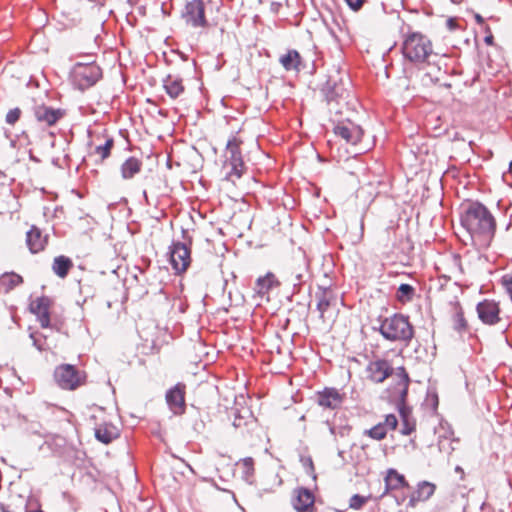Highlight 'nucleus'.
Returning a JSON list of instances; mask_svg holds the SVG:
<instances>
[{
  "label": "nucleus",
  "instance_id": "nucleus-1",
  "mask_svg": "<svg viewBox=\"0 0 512 512\" xmlns=\"http://www.w3.org/2000/svg\"><path fill=\"white\" fill-rule=\"evenodd\" d=\"M461 224L473 238L487 243L494 235L496 223L485 206L479 203L471 204L461 217Z\"/></svg>",
  "mask_w": 512,
  "mask_h": 512
},
{
  "label": "nucleus",
  "instance_id": "nucleus-2",
  "mask_svg": "<svg viewBox=\"0 0 512 512\" xmlns=\"http://www.w3.org/2000/svg\"><path fill=\"white\" fill-rule=\"evenodd\" d=\"M402 52L406 59L415 64H431L433 53L431 41L420 33H412L403 42Z\"/></svg>",
  "mask_w": 512,
  "mask_h": 512
},
{
  "label": "nucleus",
  "instance_id": "nucleus-3",
  "mask_svg": "<svg viewBox=\"0 0 512 512\" xmlns=\"http://www.w3.org/2000/svg\"><path fill=\"white\" fill-rule=\"evenodd\" d=\"M102 78V69L91 59L87 62H76L70 71L73 86L84 91L94 86Z\"/></svg>",
  "mask_w": 512,
  "mask_h": 512
},
{
  "label": "nucleus",
  "instance_id": "nucleus-4",
  "mask_svg": "<svg viewBox=\"0 0 512 512\" xmlns=\"http://www.w3.org/2000/svg\"><path fill=\"white\" fill-rule=\"evenodd\" d=\"M379 331L390 341H409L413 337V327L408 317L401 314H394L382 320Z\"/></svg>",
  "mask_w": 512,
  "mask_h": 512
},
{
  "label": "nucleus",
  "instance_id": "nucleus-5",
  "mask_svg": "<svg viewBox=\"0 0 512 512\" xmlns=\"http://www.w3.org/2000/svg\"><path fill=\"white\" fill-rule=\"evenodd\" d=\"M54 380L63 390L74 391L86 383L87 375L72 364H60L54 370Z\"/></svg>",
  "mask_w": 512,
  "mask_h": 512
},
{
  "label": "nucleus",
  "instance_id": "nucleus-6",
  "mask_svg": "<svg viewBox=\"0 0 512 512\" xmlns=\"http://www.w3.org/2000/svg\"><path fill=\"white\" fill-rule=\"evenodd\" d=\"M242 143L243 140L237 136L229 139L226 143V162L229 161V165L231 166L229 177L235 176L236 178H240L246 169L240 147Z\"/></svg>",
  "mask_w": 512,
  "mask_h": 512
},
{
  "label": "nucleus",
  "instance_id": "nucleus-7",
  "mask_svg": "<svg viewBox=\"0 0 512 512\" xmlns=\"http://www.w3.org/2000/svg\"><path fill=\"white\" fill-rule=\"evenodd\" d=\"M181 18L186 25L193 28L205 27L208 23L205 17V5L202 0L188 1L182 12Z\"/></svg>",
  "mask_w": 512,
  "mask_h": 512
},
{
  "label": "nucleus",
  "instance_id": "nucleus-8",
  "mask_svg": "<svg viewBox=\"0 0 512 512\" xmlns=\"http://www.w3.org/2000/svg\"><path fill=\"white\" fill-rule=\"evenodd\" d=\"M51 304H52V301L49 297H46V296L38 297L34 301L31 302L30 310L36 316V318L39 321L40 326L42 328H52L57 331H60L61 323L57 322V321L51 322V319H50Z\"/></svg>",
  "mask_w": 512,
  "mask_h": 512
},
{
  "label": "nucleus",
  "instance_id": "nucleus-9",
  "mask_svg": "<svg viewBox=\"0 0 512 512\" xmlns=\"http://www.w3.org/2000/svg\"><path fill=\"white\" fill-rule=\"evenodd\" d=\"M170 264L176 273L187 270L191 263L190 248L186 243L174 242L170 247Z\"/></svg>",
  "mask_w": 512,
  "mask_h": 512
},
{
  "label": "nucleus",
  "instance_id": "nucleus-10",
  "mask_svg": "<svg viewBox=\"0 0 512 512\" xmlns=\"http://www.w3.org/2000/svg\"><path fill=\"white\" fill-rule=\"evenodd\" d=\"M334 133L343 138L347 143L356 145L363 136V129L353 122H342L334 127Z\"/></svg>",
  "mask_w": 512,
  "mask_h": 512
},
{
  "label": "nucleus",
  "instance_id": "nucleus-11",
  "mask_svg": "<svg viewBox=\"0 0 512 512\" xmlns=\"http://www.w3.org/2000/svg\"><path fill=\"white\" fill-rule=\"evenodd\" d=\"M476 311L479 319L487 325H494L500 321L499 306L492 300H484L478 303Z\"/></svg>",
  "mask_w": 512,
  "mask_h": 512
},
{
  "label": "nucleus",
  "instance_id": "nucleus-12",
  "mask_svg": "<svg viewBox=\"0 0 512 512\" xmlns=\"http://www.w3.org/2000/svg\"><path fill=\"white\" fill-rule=\"evenodd\" d=\"M63 116L64 111L62 109H54L45 105H37L34 108V117L36 120L47 126L54 125Z\"/></svg>",
  "mask_w": 512,
  "mask_h": 512
},
{
  "label": "nucleus",
  "instance_id": "nucleus-13",
  "mask_svg": "<svg viewBox=\"0 0 512 512\" xmlns=\"http://www.w3.org/2000/svg\"><path fill=\"white\" fill-rule=\"evenodd\" d=\"M392 372V368L386 360H376L367 366L368 378L376 383L383 382Z\"/></svg>",
  "mask_w": 512,
  "mask_h": 512
},
{
  "label": "nucleus",
  "instance_id": "nucleus-14",
  "mask_svg": "<svg viewBox=\"0 0 512 512\" xmlns=\"http://www.w3.org/2000/svg\"><path fill=\"white\" fill-rule=\"evenodd\" d=\"M185 392L180 385H176L166 393V401L171 411L176 414H182L185 411Z\"/></svg>",
  "mask_w": 512,
  "mask_h": 512
},
{
  "label": "nucleus",
  "instance_id": "nucleus-15",
  "mask_svg": "<svg viewBox=\"0 0 512 512\" xmlns=\"http://www.w3.org/2000/svg\"><path fill=\"white\" fill-rule=\"evenodd\" d=\"M317 310L322 319L330 311L332 307L337 305V296L331 289H321L316 293Z\"/></svg>",
  "mask_w": 512,
  "mask_h": 512
},
{
  "label": "nucleus",
  "instance_id": "nucleus-16",
  "mask_svg": "<svg viewBox=\"0 0 512 512\" xmlns=\"http://www.w3.org/2000/svg\"><path fill=\"white\" fill-rule=\"evenodd\" d=\"M48 242V235H42L41 230L32 226L31 229L26 233V243L29 250L32 253H38L44 250Z\"/></svg>",
  "mask_w": 512,
  "mask_h": 512
},
{
  "label": "nucleus",
  "instance_id": "nucleus-17",
  "mask_svg": "<svg viewBox=\"0 0 512 512\" xmlns=\"http://www.w3.org/2000/svg\"><path fill=\"white\" fill-rule=\"evenodd\" d=\"M343 401V397L334 388H325L317 394V403L323 408L336 409Z\"/></svg>",
  "mask_w": 512,
  "mask_h": 512
},
{
  "label": "nucleus",
  "instance_id": "nucleus-18",
  "mask_svg": "<svg viewBox=\"0 0 512 512\" xmlns=\"http://www.w3.org/2000/svg\"><path fill=\"white\" fill-rule=\"evenodd\" d=\"M163 88L172 99L178 98L184 92L182 79L170 74L163 79Z\"/></svg>",
  "mask_w": 512,
  "mask_h": 512
},
{
  "label": "nucleus",
  "instance_id": "nucleus-19",
  "mask_svg": "<svg viewBox=\"0 0 512 512\" xmlns=\"http://www.w3.org/2000/svg\"><path fill=\"white\" fill-rule=\"evenodd\" d=\"M296 496L294 500V508L297 511L305 512L314 504V495L313 493L305 488H300L295 491Z\"/></svg>",
  "mask_w": 512,
  "mask_h": 512
},
{
  "label": "nucleus",
  "instance_id": "nucleus-20",
  "mask_svg": "<svg viewBox=\"0 0 512 512\" xmlns=\"http://www.w3.org/2000/svg\"><path fill=\"white\" fill-rule=\"evenodd\" d=\"M118 436V429L111 423L100 424L95 428L96 439L104 444H109Z\"/></svg>",
  "mask_w": 512,
  "mask_h": 512
},
{
  "label": "nucleus",
  "instance_id": "nucleus-21",
  "mask_svg": "<svg viewBox=\"0 0 512 512\" xmlns=\"http://www.w3.org/2000/svg\"><path fill=\"white\" fill-rule=\"evenodd\" d=\"M385 495L390 490H397L403 487H407L408 483L405 480V477L398 473L395 469H388L387 474L385 476Z\"/></svg>",
  "mask_w": 512,
  "mask_h": 512
},
{
  "label": "nucleus",
  "instance_id": "nucleus-22",
  "mask_svg": "<svg viewBox=\"0 0 512 512\" xmlns=\"http://www.w3.org/2000/svg\"><path fill=\"white\" fill-rule=\"evenodd\" d=\"M142 161L136 157L127 158L121 165L120 171L123 179H132L142 169Z\"/></svg>",
  "mask_w": 512,
  "mask_h": 512
},
{
  "label": "nucleus",
  "instance_id": "nucleus-23",
  "mask_svg": "<svg viewBox=\"0 0 512 512\" xmlns=\"http://www.w3.org/2000/svg\"><path fill=\"white\" fill-rule=\"evenodd\" d=\"M279 285V282L276 280L274 274L267 273L263 277H259L255 284V291L260 296H264L268 294V292L273 289L274 287H277Z\"/></svg>",
  "mask_w": 512,
  "mask_h": 512
},
{
  "label": "nucleus",
  "instance_id": "nucleus-24",
  "mask_svg": "<svg viewBox=\"0 0 512 512\" xmlns=\"http://www.w3.org/2000/svg\"><path fill=\"white\" fill-rule=\"evenodd\" d=\"M436 486L435 484L422 481L418 484L417 490L415 494L412 495L410 499V503L413 505L415 501H426L428 500L435 492Z\"/></svg>",
  "mask_w": 512,
  "mask_h": 512
},
{
  "label": "nucleus",
  "instance_id": "nucleus-25",
  "mask_svg": "<svg viewBox=\"0 0 512 512\" xmlns=\"http://www.w3.org/2000/svg\"><path fill=\"white\" fill-rule=\"evenodd\" d=\"M72 267V260L64 255L57 256L53 260L52 270L60 278H65Z\"/></svg>",
  "mask_w": 512,
  "mask_h": 512
},
{
  "label": "nucleus",
  "instance_id": "nucleus-26",
  "mask_svg": "<svg viewBox=\"0 0 512 512\" xmlns=\"http://www.w3.org/2000/svg\"><path fill=\"white\" fill-rule=\"evenodd\" d=\"M234 473H240L241 477L249 481L254 474V461L251 457L241 459L235 463Z\"/></svg>",
  "mask_w": 512,
  "mask_h": 512
},
{
  "label": "nucleus",
  "instance_id": "nucleus-27",
  "mask_svg": "<svg viewBox=\"0 0 512 512\" xmlns=\"http://www.w3.org/2000/svg\"><path fill=\"white\" fill-rule=\"evenodd\" d=\"M23 282V278L14 272H5L0 276V287L9 292Z\"/></svg>",
  "mask_w": 512,
  "mask_h": 512
},
{
  "label": "nucleus",
  "instance_id": "nucleus-28",
  "mask_svg": "<svg viewBox=\"0 0 512 512\" xmlns=\"http://www.w3.org/2000/svg\"><path fill=\"white\" fill-rule=\"evenodd\" d=\"M230 225L235 227L234 234L241 235V230L248 227L249 225V216L246 211L240 210L237 213H234L230 219Z\"/></svg>",
  "mask_w": 512,
  "mask_h": 512
},
{
  "label": "nucleus",
  "instance_id": "nucleus-29",
  "mask_svg": "<svg viewBox=\"0 0 512 512\" xmlns=\"http://www.w3.org/2000/svg\"><path fill=\"white\" fill-rule=\"evenodd\" d=\"M246 398L244 395L235 396V405L237 406L235 410V420L233 422L234 427H239L241 425L240 421L246 417L249 413V409L245 407Z\"/></svg>",
  "mask_w": 512,
  "mask_h": 512
},
{
  "label": "nucleus",
  "instance_id": "nucleus-30",
  "mask_svg": "<svg viewBox=\"0 0 512 512\" xmlns=\"http://www.w3.org/2000/svg\"><path fill=\"white\" fill-rule=\"evenodd\" d=\"M204 233L206 241L211 244H215L217 241L220 242L224 234L222 226L213 222L208 224Z\"/></svg>",
  "mask_w": 512,
  "mask_h": 512
},
{
  "label": "nucleus",
  "instance_id": "nucleus-31",
  "mask_svg": "<svg viewBox=\"0 0 512 512\" xmlns=\"http://www.w3.org/2000/svg\"><path fill=\"white\" fill-rule=\"evenodd\" d=\"M452 311H453V323L454 329L461 332L467 328V322L463 315L462 307L458 303H453Z\"/></svg>",
  "mask_w": 512,
  "mask_h": 512
},
{
  "label": "nucleus",
  "instance_id": "nucleus-32",
  "mask_svg": "<svg viewBox=\"0 0 512 512\" xmlns=\"http://www.w3.org/2000/svg\"><path fill=\"white\" fill-rule=\"evenodd\" d=\"M280 63L286 70L298 69L300 55L297 51L291 50L287 54L281 56Z\"/></svg>",
  "mask_w": 512,
  "mask_h": 512
},
{
  "label": "nucleus",
  "instance_id": "nucleus-33",
  "mask_svg": "<svg viewBox=\"0 0 512 512\" xmlns=\"http://www.w3.org/2000/svg\"><path fill=\"white\" fill-rule=\"evenodd\" d=\"M397 375L400 377V381L397 385V390L399 393V399L401 402H404L405 397L408 391L409 378L408 374L405 372L403 367L398 368Z\"/></svg>",
  "mask_w": 512,
  "mask_h": 512
},
{
  "label": "nucleus",
  "instance_id": "nucleus-34",
  "mask_svg": "<svg viewBox=\"0 0 512 512\" xmlns=\"http://www.w3.org/2000/svg\"><path fill=\"white\" fill-rule=\"evenodd\" d=\"M415 289L409 284H401L397 290V299L402 302L411 301L414 296Z\"/></svg>",
  "mask_w": 512,
  "mask_h": 512
},
{
  "label": "nucleus",
  "instance_id": "nucleus-35",
  "mask_svg": "<svg viewBox=\"0 0 512 512\" xmlns=\"http://www.w3.org/2000/svg\"><path fill=\"white\" fill-rule=\"evenodd\" d=\"M400 414L402 419L401 433L403 435H409L415 430V422L410 419V416L405 409L402 408L400 410Z\"/></svg>",
  "mask_w": 512,
  "mask_h": 512
},
{
  "label": "nucleus",
  "instance_id": "nucleus-36",
  "mask_svg": "<svg viewBox=\"0 0 512 512\" xmlns=\"http://www.w3.org/2000/svg\"><path fill=\"white\" fill-rule=\"evenodd\" d=\"M113 146L114 139L112 137H108L103 145H98L95 148V154L100 156L101 160H105L110 156Z\"/></svg>",
  "mask_w": 512,
  "mask_h": 512
},
{
  "label": "nucleus",
  "instance_id": "nucleus-37",
  "mask_svg": "<svg viewBox=\"0 0 512 512\" xmlns=\"http://www.w3.org/2000/svg\"><path fill=\"white\" fill-rule=\"evenodd\" d=\"M387 432L388 430L386 429V426L382 425V423H378L368 431V434L373 439L381 440L385 438Z\"/></svg>",
  "mask_w": 512,
  "mask_h": 512
},
{
  "label": "nucleus",
  "instance_id": "nucleus-38",
  "mask_svg": "<svg viewBox=\"0 0 512 512\" xmlns=\"http://www.w3.org/2000/svg\"><path fill=\"white\" fill-rule=\"evenodd\" d=\"M367 502V498L360 496L358 494H355L350 499V508L358 510L360 509L365 503Z\"/></svg>",
  "mask_w": 512,
  "mask_h": 512
},
{
  "label": "nucleus",
  "instance_id": "nucleus-39",
  "mask_svg": "<svg viewBox=\"0 0 512 512\" xmlns=\"http://www.w3.org/2000/svg\"><path fill=\"white\" fill-rule=\"evenodd\" d=\"M21 110L19 108H13L6 114V122L10 125H14L20 118Z\"/></svg>",
  "mask_w": 512,
  "mask_h": 512
},
{
  "label": "nucleus",
  "instance_id": "nucleus-40",
  "mask_svg": "<svg viewBox=\"0 0 512 512\" xmlns=\"http://www.w3.org/2000/svg\"><path fill=\"white\" fill-rule=\"evenodd\" d=\"M398 424V420L394 414H388L385 417V421L382 425L386 426L387 430H394Z\"/></svg>",
  "mask_w": 512,
  "mask_h": 512
},
{
  "label": "nucleus",
  "instance_id": "nucleus-41",
  "mask_svg": "<svg viewBox=\"0 0 512 512\" xmlns=\"http://www.w3.org/2000/svg\"><path fill=\"white\" fill-rule=\"evenodd\" d=\"M502 285L512 300V274H507L502 277Z\"/></svg>",
  "mask_w": 512,
  "mask_h": 512
},
{
  "label": "nucleus",
  "instance_id": "nucleus-42",
  "mask_svg": "<svg viewBox=\"0 0 512 512\" xmlns=\"http://www.w3.org/2000/svg\"><path fill=\"white\" fill-rule=\"evenodd\" d=\"M30 337L33 340V345L39 350L44 351L49 349V347L45 346V338L42 340V338L36 334H31Z\"/></svg>",
  "mask_w": 512,
  "mask_h": 512
},
{
  "label": "nucleus",
  "instance_id": "nucleus-43",
  "mask_svg": "<svg viewBox=\"0 0 512 512\" xmlns=\"http://www.w3.org/2000/svg\"><path fill=\"white\" fill-rule=\"evenodd\" d=\"M438 446L440 451H444L447 453H450L451 451L454 450V447H452V442L447 438L439 439Z\"/></svg>",
  "mask_w": 512,
  "mask_h": 512
},
{
  "label": "nucleus",
  "instance_id": "nucleus-44",
  "mask_svg": "<svg viewBox=\"0 0 512 512\" xmlns=\"http://www.w3.org/2000/svg\"><path fill=\"white\" fill-rule=\"evenodd\" d=\"M222 0H209L208 7L209 9L213 10L215 9L217 13H220L222 8Z\"/></svg>",
  "mask_w": 512,
  "mask_h": 512
},
{
  "label": "nucleus",
  "instance_id": "nucleus-45",
  "mask_svg": "<svg viewBox=\"0 0 512 512\" xmlns=\"http://www.w3.org/2000/svg\"><path fill=\"white\" fill-rule=\"evenodd\" d=\"M345 1L349 5V7L353 10H358L364 2V0H345Z\"/></svg>",
  "mask_w": 512,
  "mask_h": 512
},
{
  "label": "nucleus",
  "instance_id": "nucleus-46",
  "mask_svg": "<svg viewBox=\"0 0 512 512\" xmlns=\"http://www.w3.org/2000/svg\"><path fill=\"white\" fill-rule=\"evenodd\" d=\"M434 70H435L434 72H428L427 76H429L432 81L433 80L437 81V80H439L438 74H440V68L435 67Z\"/></svg>",
  "mask_w": 512,
  "mask_h": 512
},
{
  "label": "nucleus",
  "instance_id": "nucleus-47",
  "mask_svg": "<svg viewBox=\"0 0 512 512\" xmlns=\"http://www.w3.org/2000/svg\"><path fill=\"white\" fill-rule=\"evenodd\" d=\"M492 39H493V37H492V36H487V37L485 38V42H486V43H488V44H491V43H492Z\"/></svg>",
  "mask_w": 512,
  "mask_h": 512
},
{
  "label": "nucleus",
  "instance_id": "nucleus-48",
  "mask_svg": "<svg viewBox=\"0 0 512 512\" xmlns=\"http://www.w3.org/2000/svg\"><path fill=\"white\" fill-rule=\"evenodd\" d=\"M476 19H477L478 22H482L483 21V19L479 15L476 16Z\"/></svg>",
  "mask_w": 512,
  "mask_h": 512
},
{
  "label": "nucleus",
  "instance_id": "nucleus-49",
  "mask_svg": "<svg viewBox=\"0 0 512 512\" xmlns=\"http://www.w3.org/2000/svg\"><path fill=\"white\" fill-rule=\"evenodd\" d=\"M509 172L512 174V161L509 164Z\"/></svg>",
  "mask_w": 512,
  "mask_h": 512
},
{
  "label": "nucleus",
  "instance_id": "nucleus-50",
  "mask_svg": "<svg viewBox=\"0 0 512 512\" xmlns=\"http://www.w3.org/2000/svg\"><path fill=\"white\" fill-rule=\"evenodd\" d=\"M26 512H44L42 510H32V511H26Z\"/></svg>",
  "mask_w": 512,
  "mask_h": 512
},
{
  "label": "nucleus",
  "instance_id": "nucleus-51",
  "mask_svg": "<svg viewBox=\"0 0 512 512\" xmlns=\"http://www.w3.org/2000/svg\"><path fill=\"white\" fill-rule=\"evenodd\" d=\"M213 21L217 23L219 21V17L214 18Z\"/></svg>",
  "mask_w": 512,
  "mask_h": 512
}]
</instances>
